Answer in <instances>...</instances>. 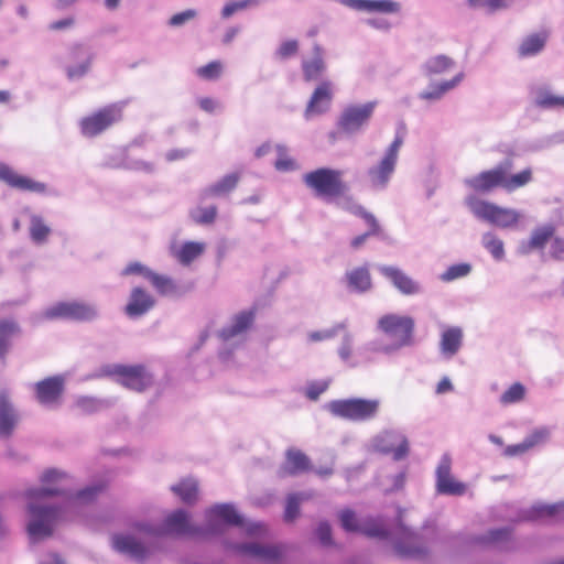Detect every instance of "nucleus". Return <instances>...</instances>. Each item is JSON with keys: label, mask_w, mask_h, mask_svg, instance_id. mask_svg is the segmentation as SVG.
<instances>
[{"label": "nucleus", "mask_w": 564, "mask_h": 564, "mask_svg": "<svg viewBox=\"0 0 564 564\" xmlns=\"http://www.w3.org/2000/svg\"><path fill=\"white\" fill-rule=\"evenodd\" d=\"M41 487L25 491L30 520L26 531L32 543H37L54 533V528L68 511L93 502L102 490L101 485H90L75 490L68 486L69 476L58 468H47L41 476Z\"/></svg>", "instance_id": "nucleus-1"}, {"label": "nucleus", "mask_w": 564, "mask_h": 564, "mask_svg": "<svg viewBox=\"0 0 564 564\" xmlns=\"http://www.w3.org/2000/svg\"><path fill=\"white\" fill-rule=\"evenodd\" d=\"M357 533L368 538L391 540L394 553L404 560H425L430 555V547L425 538L412 528L405 525L401 517L398 518L393 532L380 525L375 519L361 523Z\"/></svg>", "instance_id": "nucleus-2"}, {"label": "nucleus", "mask_w": 564, "mask_h": 564, "mask_svg": "<svg viewBox=\"0 0 564 564\" xmlns=\"http://www.w3.org/2000/svg\"><path fill=\"white\" fill-rule=\"evenodd\" d=\"M512 170L513 158L507 156L492 169L465 178L464 185L475 193L489 194L497 187L513 192L532 181V170L530 167L517 174H511Z\"/></svg>", "instance_id": "nucleus-3"}, {"label": "nucleus", "mask_w": 564, "mask_h": 564, "mask_svg": "<svg viewBox=\"0 0 564 564\" xmlns=\"http://www.w3.org/2000/svg\"><path fill=\"white\" fill-rule=\"evenodd\" d=\"M254 321L256 308L242 310L234 314L229 321L217 330V338L221 343L218 355L223 361L229 360L232 351L247 341Z\"/></svg>", "instance_id": "nucleus-4"}, {"label": "nucleus", "mask_w": 564, "mask_h": 564, "mask_svg": "<svg viewBox=\"0 0 564 564\" xmlns=\"http://www.w3.org/2000/svg\"><path fill=\"white\" fill-rule=\"evenodd\" d=\"M377 327L395 339L393 343L382 346L381 350L384 355H393L401 348L414 344L415 323L411 316L386 314L378 319Z\"/></svg>", "instance_id": "nucleus-5"}, {"label": "nucleus", "mask_w": 564, "mask_h": 564, "mask_svg": "<svg viewBox=\"0 0 564 564\" xmlns=\"http://www.w3.org/2000/svg\"><path fill=\"white\" fill-rule=\"evenodd\" d=\"M133 528L151 538H156L158 541L161 536L170 533L204 538L203 525L192 524L188 513L183 509H177L169 514L162 524L139 521L133 523Z\"/></svg>", "instance_id": "nucleus-6"}, {"label": "nucleus", "mask_w": 564, "mask_h": 564, "mask_svg": "<svg viewBox=\"0 0 564 564\" xmlns=\"http://www.w3.org/2000/svg\"><path fill=\"white\" fill-rule=\"evenodd\" d=\"M381 401L379 399L349 398L333 400L326 409L334 415L351 422H367L379 414Z\"/></svg>", "instance_id": "nucleus-7"}, {"label": "nucleus", "mask_w": 564, "mask_h": 564, "mask_svg": "<svg viewBox=\"0 0 564 564\" xmlns=\"http://www.w3.org/2000/svg\"><path fill=\"white\" fill-rule=\"evenodd\" d=\"M223 546L237 556L254 560L259 564H281L282 562V545L279 543H265L261 540L234 542L224 539Z\"/></svg>", "instance_id": "nucleus-8"}, {"label": "nucleus", "mask_w": 564, "mask_h": 564, "mask_svg": "<svg viewBox=\"0 0 564 564\" xmlns=\"http://www.w3.org/2000/svg\"><path fill=\"white\" fill-rule=\"evenodd\" d=\"M132 529L139 533V536L133 533H116L111 538V546L120 554L127 555L137 562H144L160 550V542L156 538L139 532L133 527Z\"/></svg>", "instance_id": "nucleus-9"}, {"label": "nucleus", "mask_w": 564, "mask_h": 564, "mask_svg": "<svg viewBox=\"0 0 564 564\" xmlns=\"http://www.w3.org/2000/svg\"><path fill=\"white\" fill-rule=\"evenodd\" d=\"M304 183L314 191L316 197L327 202L338 198L347 191L343 181V172L328 167H321L304 175Z\"/></svg>", "instance_id": "nucleus-10"}, {"label": "nucleus", "mask_w": 564, "mask_h": 564, "mask_svg": "<svg viewBox=\"0 0 564 564\" xmlns=\"http://www.w3.org/2000/svg\"><path fill=\"white\" fill-rule=\"evenodd\" d=\"M465 204L475 217L500 228H511L521 218V214L513 208L501 207L474 195L467 196Z\"/></svg>", "instance_id": "nucleus-11"}, {"label": "nucleus", "mask_w": 564, "mask_h": 564, "mask_svg": "<svg viewBox=\"0 0 564 564\" xmlns=\"http://www.w3.org/2000/svg\"><path fill=\"white\" fill-rule=\"evenodd\" d=\"M378 102L349 104L340 111L336 127L340 134L351 137L360 133L370 122Z\"/></svg>", "instance_id": "nucleus-12"}, {"label": "nucleus", "mask_w": 564, "mask_h": 564, "mask_svg": "<svg viewBox=\"0 0 564 564\" xmlns=\"http://www.w3.org/2000/svg\"><path fill=\"white\" fill-rule=\"evenodd\" d=\"M43 316L46 319H73L93 322L99 317V308L94 303L80 301L57 302L47 307Z\"/></svg>", "instance_id": "nucleus-13"}, {"label": "nucleus", "mask_w": 564, "mask_h": 564, "mask_svg": "<svg viewBox=\"0 0 564 564\" xmlns=\"http://www.w3.org/2000/svg\"><path fill=\"white\" fill-rule=\"evenodd\" d=\"M225 525H242V517L237 512L234 505L217 503L206 510L205 524L203 525L204 538L224 534Z\"/></svg>", "instance_id": "nucleus-14"}, {"label": "nucleus", "mask_w": 564, "mask_h": 564, "mask_svg": "<svg viewBox=\"0 0 564 564\" xmlns=\"http://www.w3.org/2000/svg\"><path fill=\"white\" fill-rule=\"evenodd\" d=\"M106 373L117 376L120 384L137 392L154 383L153 375L143 365H112L106 368Z\"/></svg>", "instance_id": "nucleus-15"}, {"label": "nucleus", "mask_w": 564, "mask_h": 564, "mask_svg": "<svg viewBox=\"0 0 564 564\" xmlns=\"http://www.w3.org/2000/svg\"><path fill=\"white\" fill-rule=\"evenodd\" d=\"M122 118V106L111 104L96 111L95 113L84 117L80 122V131L85 137H96L113 123L119 122Z\"/></svg>", "instance_id": "nucleus-16"}, {"label": "nucleus", "mask_w": 564, "mask_h": 564, "mask_svg": "<svg viewBox=\"0 0 564 564\" xmlns=\"http://www.w3.org/2000/svg\"><path fill=\"white\" fill-rule=\"evenodd\" d=\"M373 451L388 455L392 454L395 462L404 459L410 453L408 437L398 430H384L371 440Z\"/></svg>", "instance_id": "nucleus-17"}, {"label": "nucleus", "mask_w": 564, "mask_h": 564, "mask_svg": "<svg viewBox=\"0 0 564 564\" xmlns=\"http://www.w3.org/2000/svg\"><path fill=\"white\" fill-rule=\"evenodd\" d=\"M376 269L403 295H416L423 292L422 284L397 265L377 264Z\"/></svg>", "instance_id": "nucleus-18"}, {"label": "nucleus", "mask_w": 564, "mask_h": 564, "mask_svg": "<svg viewBox=\"0 0 564 564\" xmlns=\"http://www.w3.org/2000/svg\"><path fill=\"white\" fill-rule=\"evenodd\" d=\"M452 458L448 454H444L436 467V492L446 496H463L466 492V485L456 481L451 474Z\"/></svg>", "instance_id": "nucleus-19"}, {"label": "nucleus", "mask_w": 564, "mask_h": 564, "mask_svg": "<svg viewBox=\"0 0 564 564\" xmlns=\"http://www.w3.org/2000/svg\"><path fill=\"white\" fill-rule=\"evenodd\" d=\"M334 98V84L329 79L322 80L314 91L305 108V118L311 119L327 112Z\"/></svg>", "instance_id": "nucleus-20"}, {"label": "nucleus", "mask_w": 564, "mask_h": 564, "mask_svg": "<svg viewBox=\"0 0 564 564\" xmlns=\"http://www.w3.org/2000/svg\"><path fill=\"white\" fill-rule=\"evenodd\" d=\"M470 541L500 551H511L513 549V529L511 527L489 529L485 533L474 535Z\"/></svg>", "instance_id": "nucleus-21"}, {"label": "nucleus", "mask_w": 564, "mask_h": 564, "mask_svg": "<svg viewBox=\"0 0 564 564\" xmlns=\"http://www.w3.org/2000/svg\"><path fill=\"white\" fill-rule=\"evenodd\" d=\"M0 181L21 192L44 193L46 185L19 174L10 165L0 162Z\"/></svg>", "instance_id": "nucleus-22"}, {"label": "nucleus", "mask_w": 564, "mask_h": 564, "mask_svg": "<svg viewBox=\"0 0 564 564\" xmlns=\"http://www.w3.org/2000/svg\"><path fill=\"white\" fill-rule=\"evenodd\" d=\"M338 205L341 208L349 210L351 214L364 218L367 221V224L369 225L368 231L355 237L351 240L350 246L354 249L360 248L370 236H375L380 232L381 228H380V225L377 221L376 217L371 213L367 212L361 205L356 204L351 199H343V200L338 202Z\"/></svg>", "instance_id": "nucleus-23"}, {"label": "nucleus", "mask_w": 564, "mask_h": 564, "mask_svg": "<svg viewBox=\"0 0 564 564\" xmlns=\"http://www.w3.org/2000/svg\"><path fill=\"white\" fill-rule=\"evenodd\" d=\"M69 56L76 64L66 67V75L68 79L76 80L89 72L95 54L89 47L77 44L70 48Z\"/></svg>", "instance_id": "nucleus-24"}, {"label": "nucleus", "mask_w": 564, "mask_h": 564, "mask_svg": "<svg viewBox=\"0 0 564 564\" xmlns=\"http://www.w3.org/2000/svg\"><path fill=\"white\" fill-rule=\"evenodd\" d=\"M20 421V415L6 390L0 391V440H9Z\"/></svg>", "instance_id": "nucleus-25"}, {"label": "nucleus", "mask_w": 564, "mask_h": 564, "mask_svg": "<svg viewBox=\"0 0 564 564\" xmlns=\"http://www.w3.org/2000/svg\"><path fill=\"white\" fill-rule=\"evenodd\" d=\"M22 335L20 323L12 317L0 318V362L6 365L14 340Z\"/></svg>", "instance_id": "nucleus-26"}, {"label": "nucleus", "mask_w": 564, "mask_h": 564, "mask_svg": "<svg viewBox=\"0 0 564 564\" xmlns=\"http://www.w3.org/2000/svg\"><path fill=\"white\" fill-rule=\"evenodd\" d=\"M36 400L43 405L55 404L64 391V378L61 376L48 377L35 383Z\"/></svg>", "instance_id": "nucleus-27"}, {"label": "nucleus", "mask_w": 564, "mask_h": 564, "mask_svg": "<svg viewBox=\"0 0 564 564\" xmlns=\"http://www.w3.org/2000/svg\"><path fill=\"white\" fill-rule=\"evenodd\" d=\"M155 305V299L142 288H133L124 313L130 318H139L150 312Z\"/></svg>", "instance_id": "nucleus-28"}, {"label": "nucleus", "mask_w": 564, "mask_h": 564, "mask_svg": "<svg viewBox=\"0 0 564 564\" xmlns=\"http://www.w3.org/2000/svg\"><path fill=\"white\" fill-rule=\"evenodd\" d=\"M397 161L383 155V158L367 171V176L372 188L383 191L387 188L397 166Z\"/></svg>", "instance_id": "nucleus-29"}, {"label": "nucleus", "mask_w": 564, "mask_h": 564, "mask_svg": "<svg viewBox=\"0 0 564 564\" xmlns=\"http://www.w3.org/2000/svg\"><path fill=\"white\" fill-rule=\"evenodd\" d=\"M343 283L350 293L364 294L372 289V280L367 264L346 271Z\"/></svg>", "instance_id": "nucleus-30"}, {"label": "nucleus", "mask_w": 564, "mask_h": 564, "mask_svg": "<svg viewBox=\"0 0 564 564\" xmlns=\"http://www.w3.org/2000/svg\"><path fill=\"white\" fill-rule=\"evenodd\" d=\"M240 181L239 173H230L206 186L198 194V202L205 203L212 197H223L231 193Z\"/></svg>", "instance_id": "nucleus-31"}, {"label": "nucleus", "mask_w": 564, "mask_h": 564, "mask_svg": "<svg viewBox=\"0 0 564 564\" xmlns=\"http://www.w3.org/2000/svg\"><path fill=\"white\" fill-rule=\"evenodd\" d=\"M463 329L458 326H451L443 330L440 340V352L446 358L451 359L463 346Z\"/></svg>", "instance_id": "nucleus-32"}, {"label": "nucleus", "mask_w": 564, "mask_h": 564, "mask_svg": "<svg viewBox=\"0 0 564 564\" xmlns=\"http://www.w3.org/2000/svg\"><path fill=\"white\" fill-rule=\"evenodd\" d=\"M326 62L323 56V48L315 43L313 46L312 59L302 61V73L305 82L318 80L326 72Z\"/></svg>", "instance_id": "nucleus-33"}, {"label": "nucleus", "mask_w": 564, "mask_h": 564, "mask_svg": "<svg viewBox=\"0 0 564 564\" xmlns=\"http://www.w3.org/2000/svg\"><path fill=\"white\" fill-rule=\"evenodd\" d=\"M313 469L311 459L297 448H289L285 453L284 471L296 476Z\"/></svg>", "instance_id": "nucleus-34"}, {"label": "nucleus", "mask_w": 564, "mask_h": 564, "mask_svg": "<svg viewBox=\"0 0 564 564\" xmlns=\"http://www.w3.org/2000/svg\"><path fill=\"white\" fill-rule=\"evenodd\" d=\"M554 234V227L546 225L534 229L528 241H521L518 251L521 254H529L532 250L543 249Z\"/></svg>", "instance_id": "nucleus-35"}, {"label": "nucleus", "mask_w": 564, "mask_h": 564, "mask_svg": "<svg viewBox=\"0 0 564 564\" xmlns=\"http://www.w3.org/2000/svg\"><path fill=\"white\" fill-rule=\"evenodd\" d=\"M464 78V73H458L451 80H444L438 84H432L429 89L421 91L419 98L423 100H440L447 91L455 88Z\"/></svg>", "instance_id": "nucleus-36"}, {"label": "nucleus", "mask_w": 564, "mask_h": 564, "mask_svg": "<svg viewBox=\"0 0 564 564\" xmlns=\"http://www.w3.org/2000/svg\"><path fill=\"white\" fill-rule=\"evenodd\" d=\"M113 403L112 399L80 395L75 400V408L83 414H94L111 408Z\"/></svg>", "instance_id": "nucleus-37"}, {"label": "nucleus", "mask_w": 564, "mask_h": 564, "mask_svg": "<svg viewBox=\"0 0 564 564\" xmlns=\"http://www.w3.org/2000/svg\"><path fill=\"white\" fill-rule=\"evenodd\" d=\"M534 104L542 109L564 108V97L554 95L547 86L532 89Z\"/></svg>", "instance_id": "nucleus-38"}, {"label": "nucleus", "mask_w": 564, "mask_h": 564, "mask_svg": "<svg viewBox=\"0 0 564 564\" xmlns=\"http://www.w3.org/2000/svg\"><path fill=\"white\" fill-rule=\"evenodd\" d=\"M455 66V62L447 55L432 56L422 65L423 74L425 76L442 75L451 70Z\"/></svg>", "instance_id": "nucleus-39"}, {"label": "nucleus", "mask_w": 564, "mask_h": 564, "mask_svg": "<svg viewBox=\"0 0 564 564\" xmlns=\"http://www.w3.org/2000/svg\"><path fill=\"white\" fill-rule=\"evenodd\" d=\"M150 282L163 296H180L185 292L172 278L155 272L151 274Z\"/></svg>", "instance_id": "nucleus-40"}, {"label": "nucleus", "mask_w": 564, "mask_h": 564, "mask_svg": "<svg viewBox=\"0 0 564 564\" xmlns=\"http://www.w3.org/2000/svg\"><path fill=\"white\" fill-rule=\"evenodd\" d=\"M171 490L187 505H193L197 500L198 484L193 478L181 480L171 487Z\"/></svg>", "instance_id": "nucleus-41"}, {"label": "nucleus", "mask_w": 564, "mask_h": 564, "mask_svg": "<svg viewBox=\"0 0 564 564\" xmlns=\"http://www.w3.org/2000/svg\"><path fill=\"white\" fill-rule=\"evenodd\" d=\"M202 204L203 203L199 202V204L196 207L189 209L188 216L191 220L196 225L202 226H208L214 224L218 215L217 206H203Z\"/></svg>", "instance_id": "nucleus-42"}, {"label": "nucleus", "mask_w": 564, "mask_h": 564, "mask_svg": "<svg viewBox=\"0 0 564 564\" xmlns=\"http://www.w3.org/2000/svg\"><path fill=\"white\" fill-rule=\"evenodd\" d=\"M51 228L44 223L40 215H32L30 217L29 232L31 240L36 245H43L47 241L51 234Z\"/></svg>", "instance_id": "nucleus-43"}, {"label": "nucleus", "mask_w": 564, "mask_h": 564, "mask_svg": "<svg viewBox=\"0 0 564 564\" xmlns=\"http://www.w3.org/2000/svg\"><path fill=\"white\" fill-rule=\"evenodd\" d=\"M205 250V243L196 241H187L182 245L180 250L176 252L177 260L187 265L196 258H198Z\"/></svg>", "instance_id": "nucleus-44"}, {"label": "nucleus", "mask_w": 564, "mask_h": 564, "mask_svg": "<svg viewBox=\"0 0 564 564\" xmlns=\"http://www.w3.org/2000/svg\"><path fill=\"white\" fill-rule=\"evenodd\" d=\"M481 243L496 261H501L505 258L503 241L495 234L485 232L481 237Z\"/></svg>", "instance_id": "nucleus-45"}, {"label": "nucleus", "mask_w": 564, "mask_h": 564, "mask_svg": "<svg viewBox=\"0 0 564 564\" xmlns=\"http://www.w3.org/2000/svg\"><path fill=\"white\" fill-rule=\"evenodd\" d=\"M545 41L544 35L532 34L523 40L519 47V54L521 56H533L543 50Z\"/></svg>", "instance_id": "nucleus-46"}, {"label": "nucleus", "mask_w": 564, "mask_h": 564, "mask_svg": "<svg viewBox=\"0 0 564 564\" xmlns=\"http://www.w3.org/2000/svg\"><path fill=\"white\" fill-rule=\"evenodd\" d=\"M466 4L469 9L482 10L488 14H494L509 7L507 0H467Z\"/></svg>", "instance_id": "nucleus-47"}, {"label": "nucleus", "mask_w": 564, "mask_h": 564, "mask_svg": "<svg viewBox=\"0 0 564 564\" xmlns=\"http://www.w3.org/2000/svg\"><path fill=\"white\" fill-rule=\"evenodd\" d=\"M262 3V0H237L230 1L224 6L221 9V18L229 19L234 14L259 7Z\"/></svg>", "instance_id": "nucleus-48"}, {"label": "nucleus", "mask_w": 564, "mask_h": 564, "mask_svg": "<svg viewBox=\"0 0 564 564\" xmlns=\"http://www.w3.org/2000/svg\"><path fill=\"white\" fill-rule=\"evenodd\" d=\"M338 520L341 528L348 533H357L361 525L357 519L356 512L349 508H345L338 512Z\"/></svg>", "instance_id": "nucleus-49"}, {"label": "nucleus", "mask_w": 564, "mask_h": 564, "mask_svg": "<svg viewBox=\"0 0 564 564\" xmlns=\"http://www.w3.org/2000/svg\"><path fill=\"white\" fill-rule=\"evenodd\" d=\"M352 345L354 336L351 333L346 332L343 336L341 344L338 347L337 352L343 362L354 368L358 366V362L351 360Z\"/></svg>", "instance_id": "nucleus-50"}, {"label": "nucleus", "mask_w": 564, "mask_h": 564, "mask_svg": "<svg viewBox=\"0 0 564 564\" xmlns=\"http://www.w3.org/2000/svg\"><path fill=\"white\" fill-rule=\"evenodd\" d=\"M314 535L323 547H332L335 545L332 525L326 520L318 522Z\"/></svg>", "instance_id": "nucleus-51"}, {"label": "nucleus", "mask_w": 564, "mask_h": 564, "mask_svg": "<svg viewBox=\"0 0 564 564\" xmlns=\"http://www.w3.org/2000/svg\"><path fill=\"white\" fill-rule=\"evenodd\" d=\"M471 271V265L468 263H457L447 268L445 272L441 274V280L444 282H451L456 279L468 275Z\"/></svg>", "instance_id": "nucleus-52"}, {"label": "nucleus", "mask_w": 564, "mask_h": 564, "mask_svg": "<svg viewBox=\"0 0 564 564\" xmlns=\"http://www.w3.org/2000/svg\"><path fill=\"white\" fill-rule=\"evenodd\" d=\"M524 393L525 389L523 384L516 382L501 394L500 402L502 404L517 403L524 398Z\"/></svg>", "instance_id": "nucleus-53"}, {"label": "nucleus", "mask_w": 564, "mask_h": 564, "mask_svg": "<svg viewBox=\"0 0 564 564\" xmlns=\"http://www.w3.org/2000/svg\"><path fill=\"white\" fill-rule=\"evenodd\" d=\"M532 512L534 513V517H542V516H549V517H555L560 516L562 519H564V501L553 503V505H539L534 506L532 508Z\"/></svg>", "instance_id": "nucleus-54"}, {"label": "nucleus", "mask_w": 564, "mask_h": 564, "mask_svg": "<svg viewBox=\"0 0 564 564\" xmlns=\"http://www.w3.org/2000/svg\"><path fill=\"white\" fill-rule=\"evenodd\" d=\"M247 536L252 540H264L269 536L268 529L262 522H247L242 520V525Z\"/></svg>", "instance_id": "nucleus-55"}, {"label": "nucleus", "mask_w": 564, "mask_h": 564, "mask_svg": "<svg viewBox=\"0 0 564 564\" xmlns=\"http://www.w3.org/2000/svg\"><path fill=\"white\" fill-rule=\"evenodd\" d=\"M550 437V430L547 427H540L534 430L524 440V444L528 449H531L538 445L544 444Z\"/></svg>", "instance_id": "nucleus-56"}, {"label": "nucleus", "mask_w": 564, "mask_h": 564, "mask_svg": "<svg viewBox=\"0 0 564 564\" xmlns=\"http://www.w3.org/2000/svg\"><path fill=\"white\" fill-rule=\"evenodd\" d=\"M223 72V65L219 61H213L197 69V75L204 79H217Z\"/></svg>", "instance_id": "nucleus-57"}, {"label": "nucleus", "mask_w": 564, "mask_h": 564, "mask_svg": "<svg viewBox=\"0 0 564 564\" xmlns=\"http://www.w3.org/2000/svg\"><path fill=\"white\" fill-rule=\"evenodd\" d=\"M197 17V11L195 9H187L182 12L173 14L169 21L167 25L171 28H181L194 20Z\"/></svg>", "instance_id": "nucleus-58"}, {"label": "nucleus", "mask_w": 564, "mask_h": 564, "mask_svg": "<svg viewBox=\"0 0 564 564\" xmlns=\"http://www.w3.org/2000/svg\"><path fill=\"white\" fill-rule=\"evenodd\" d=\"M346 328H347V322L343 321L340 323L335 324L329 329L311 333L310 339L313 341L329 339V338L335 337L340 330H345Z\"/></svg>", "instance_id": "nucleus-59"}, {"label": "nucleus", "mask_w": 564, "mask_h": 564, "mask_svg": "<svg viewBox=\"0 0 564 564\" xmlns=\"http://www.w3.org/2000/svg\"><path fill=\"white\" fill-rule=\"evenodd\" d=\"M403 142H404V127L401 126L397 131L394 140L387 148L384 155L398 162L399 151H400Z\"/></svg>", "instance_id": "nucleus-60"}, {"label": "nucleus", "mask_w": 564, "mask_h": 564, "mask_svg": "<svg viewBox=\"0 0 564 564\" xmlns=\"http://www.w3.org/2000/svg\"><path fill=\"white\" fill-rule=\"evenodd\" d=\"M154 271H152L147 265L142 264L141 262H131L129 263L121 272V275H132V274H139L142 275L144 279L149 280L151 279V274H153Z\"/></svg>", "instance_id": "nucleus-61"}, {"label": "nucleus", "mask_w": 564, "mask_h": 564, "mask_svg": "<svg viewBox=\"0 0 564 564\" xmlns=\"http://www.w3.org/2000/svg\"><path fill=\"white\" fill-rule=\"evenodd\" d=\"M300 506L301 503L295 497L288 496L284 507V522H293L300 516Z\"/></svg>", "instance_id": "nucleus-62"}, {"label": "nucleus", "mask_w": 564, "mask_h": 564, "mask_svg": "<svg viewBox=\"0 0 564 564\" xmlns=\"http://www.w3.org/2000/svg\"><path fill=\"white\" fill-rule=\"evenodd\" d=\"M328 380L312 381L307 384L305 394L310 400L315 401L319 398L322 393H324L328 389Z\"/></svg>", "instance_id": "nucleus-63"}, {"label": "nucleus", "mask_w": 564, "mask_h": 564, "mask_svg": "<svg viewBox=\"0 0 564 564\" xmlns=\"http://www.w3.org/2000/svg\"><path fill=\"white\" fill-rule=\"evenodd\" d=\"M126 169L134 170V171H141L148 174H151L155 171L154 164L151 162H147L143 160H133L129 161L126 164H123Z\"/></svg>", "instance_id": "nucleus-64"}]
</instances>
